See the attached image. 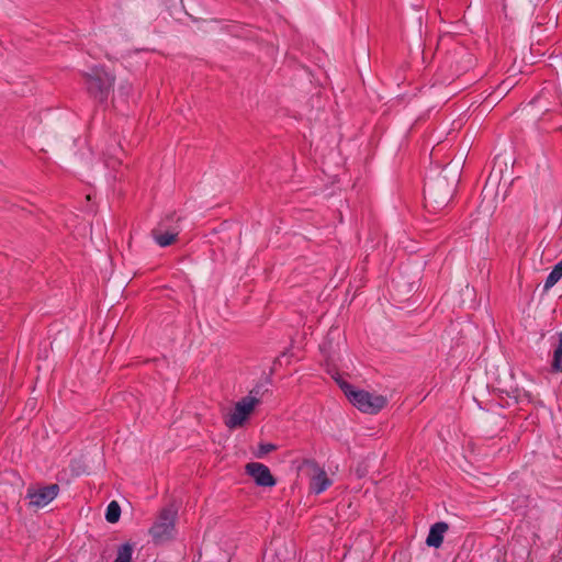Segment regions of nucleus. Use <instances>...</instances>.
<instances>
[{
  "label": "nucleus",
  "mask_w": 562,
  "mask_h": 562,
  "mask_svg": "<svg viewBox=\"0 0 562 562\" xmlns=\"http://www.w3.org/2000/svg\"><path fill=\"white\" fill-rule=\"evenodd\" d=\"M177 510L172 507L162 508L149 529L155 543H164L171 540L176 531Z\"/></svg>",
  "instance_id": "nucleus-3"
},
{
  "label": "nucleus",
  "mask_w": 562,
  "mask_h": 562,
  "mask_svg": "<svg viewBox=\"0 0 562 562\" xmlns=\"http://www.w3.org/2000/svg\"><path fill=\"white\" fill-rule=\"evenodd\" d=\"M300 469L308 476L310 487L316 494L324 492L331 485V481L328 479L326 472L315 460L304 459Z\"/></svg>",
  "instance_id": "nucleus-6"
},
{
  "label": "nucleus",
  "mask_w": 562,
  "mask_h": 562,
  "mask_svg": "<svg viewBox=\"0 0 562 562\" xmlns=\"http://www.w3.org/2000/svg\"><path fill=\"white\" fill-rule=\"evenodd\" d=\"M449 526L445 521H439L430 527L429 533L426 539V544L432 548H439L443 542V535Z\"/></svg>",
  "instance_id": "nucleus-11"
},
{
  "label": "nucleus",
  "mask_w": 562,
  "mask_h": 562,
  "mask_svg": "<svg viewBox=\"0 0 562 562\" xmlns=\"http://www.w3.org/2000/svg\"><path fill=\"white\" fill-rule=\"evenodd\" d=\"M86 91L90 98L104 103L114 91L115 75L104 66L95 65L81 72Z\"/></svg>",
  "instance_id": "nucleus-1"
},
{
  "label": "nucleus",
  "mask_w": 562,
  "mask_h": 562,
  "mask_svg": "<svg viewBox=\"0 0 562 562\" xmlns=\"http://www.w3.org/2000/svg\"><path fill=\"white\" fill-rule=\"evenodd\" d=\"M133 554V546L128 542L122 544L117 549V554L114 562H131Z\"/></svg>",
  "instance_id": "nucleus-14"
},
{
  "label": "nucleus",
  "mask_w": 562,
  "mask_h": 562,
  "mask_svg": "<svg viewBox=\"0 0 562 562\" xmlns=\"http://www.w3.org/2000/svg\"><path fill=\"white\" fill-rule=\"evenodd\" d=\"M338 383L349 402L359 411L367 414L379 413L387 403L386 397L383 395L372 394L363 390H355L348 382L341 380L339 376L333 375Z\"/></svg>",
  "instance_id": "nucleus-2"
},
{
  "label": "nucleus",
  "mask_w": 562,
  "mask_h": 562,
  "mask_svg": "<svg viewBox=\"0 0 562 562\" xmlns=\"http://www.w3.org/2000/svg\"><path fill=\"white\" fill-rule=\"evenodd\" d=\"M131 90L132 85L130 82H122L117 91L122 97H127Z\"/></svg>",
  "instance_id": "nucleus-18"
},
{
  "label": "nucleus",
  "mask_w": 562,
  "mask_h": 562,
  "mask_svg": "<svg viewBox=\"0 0 562 562\" xmlns=\"http://www.w3.org/2000/svg\"><path fill=\"white\" fill-rule=\"evenodd\" d=\"M173 217H175L173 214H169V215H167L165 218H162L160 221V222H166V228L165 229H170L173 226H179L178 225V220L175 222Z\"/></svg>",
  "instance_id": "nucleus-17"
},
{
  "label": "nucleus",
  "mask_w": 562,
  "mask_h": 562,
  "mask_svg": "<svg viewBox=\"0 0 562 562\" xmlns=\"http://www.w3.org/2000/svg\"><path fill=\"white\" fill-rule=\"evenodd\" d=\"M424 198L426 206L437 209L447 205L452 198V189L447 181V177L439 176L436 180L426 184Z\"/></svg>",
  "instance_id": "nucleus-4"
},
{
  "label": "nucleus",
  "mask_w": 562,
  "mask_h": 562,
  "mask_svg": "<svg viewBox=\"0 0 562 562\" xmlns=\"http://www.w3.org/2000/svg\"><path fill=\"white\" fill-rule=\"evenodd\" d=\"M245 472L254 479L258 486L272 487L277 483L269 468L262 463L249 462L245 467Z\"/></svg>",
  "instance_id": "nucleus-8"
},
{
  "label": "nucleus",
  "mask_w": 562,
  "mask_h": 562,
  "mask_svg": "<svg viewBox=\"0 0 562 562\" xmlns=\"http://www.w3.org/2000/svg\"><path fill=\"white\" fill-rule=\"evenodd\" d=\"M59 492L57 484L45 486H30L26 491V498L30 499L29 505L34 508H42L49 504Z\"/></svg>",
  "instance_id": "nucleus-7"
},
{
  "label": "nucleus",
  "mask_w": 562,
  "mask_h": 562,
  "mask_svg": "<svg viewBox=\"0 0 562 562\" xmlns=\"http://www.w3.org/2000/svg\"><path fill=\"white\" fill-rule=\"evenodd\" d=\"M561 278H562V260L553 267L552 271L548 276V278L544 282V286H543L544 292L549 291L553 285H555Z\"/></svg>",
  "instance_id": "nucleus-12"
},
{
  "label": "nucleus",
  "mask_w": 562,
  "mask_h": 562,
  "mask_svg": "<svg viewBox=\"0 0 562 562\" xmlns=\"http://www.w3.org/2000/svg\"><path fill=\"white\" fill-rule=\"evenodd\" d=\"M259 392L251 390L248 396L243 397L235 404L233 412L225 418V425L229 429L241 427L254 412L260 400L256 396Z\"/></svg>",
  "instance_id": "nucleus-5"
},
{
  "label": "nucleus",
  "mask_w": 562,
  "mask_h": 562,
  "mask_svg": "<svg viewBox=\"0 0 562 562\" xmlns=\"http://www.w3.org/2000/svg\"><path fill=\"white\" fill-rule=\"evenodd\" d=\"M166 228V222H159L158 225L151 231V236L160 247L172 245L180 233L179 226H173L170 229Z\"/></svg>",
  "instance_id": "nucleus-9"
},
{
  "label": "nucleus",
  "mask_w": 562,
  "mask_h": 562,
  "mask_svg": "<svg viewBox=\"0 0 562 562\" xmlns=\"http://www.w3.org/2000/svg\"><path fill=\"white\" fill-rule=\"evenodd\" d=\"M120 164V161L113 157H108L105 159V165L109 167V168H115V166Z\"/></svg>",
  "instance_id": "nucleus-19"
},
{
  "label": "nucleus",
  "mask_w": 562,
  "mask_h": 562,
  "mask_svg": "<svg viewBox=\"0 0 562 562\" xmlns=\"http://www.w3.org/2000/svg\"><path fill=\"white\" fill-rule=\"evenodd\" d=\"M551 368L554 372L562 371V331L559 334V344L553 351Z\"/></svg>",
  "instance_id": "nucleus-13"
},
{
  "label": "nucleus",
  "mask_w": 562,
  "mask_h": 562,
  "mask_svg": "<svg viewBox=\"0 0 562 562\" xmlns=\"http://www.w3.org/2000/svg\"><path fill=\"white\" fill-rule=\"evenodd\" d=\"M340 338H341V334H340L339 329L331 328L328 331L324 342L321 345V347H319L321 351L324 353L327 361H331V362L335 361L336 348L334 346V342H335V340H337L336 346L338 347Z\"/></svg>",
  "instance_id": "nucleus-10"
},
{
  "label": "nucleus",
  "mask_w": 562,
  "mask_h": 562,
  "mask_svg": "<svg viewBox=\"0 0 562 562\" xmlns=\"http://www.w3.org/2000/svg\"><path fill=\"white\" fill-rule=\"evenodd\" d=\"M277 450V446L273 443H260L258 450L255 453L257 458H263L266 454Z\"/></svg>",
  "instance_id": "nucleus-16"
},
{
  "label": "nucleus",
  "mask_w": 562,
  "mask_h": 562,
  "mask_svg": "<svg viewBox=\"0 0 562 562\" xmlns=\"http://www.w3.org/2000/svg\"><path fill=\"white\" fill-rule=\"evenodd\" d=\"M120 516H121V507L115 501H112L108 505L106 513H105V519L109 522L114 524V522L119 521Z\"/></svg>",
  "instance_id": "nucleus-15"
}]
</instances>
